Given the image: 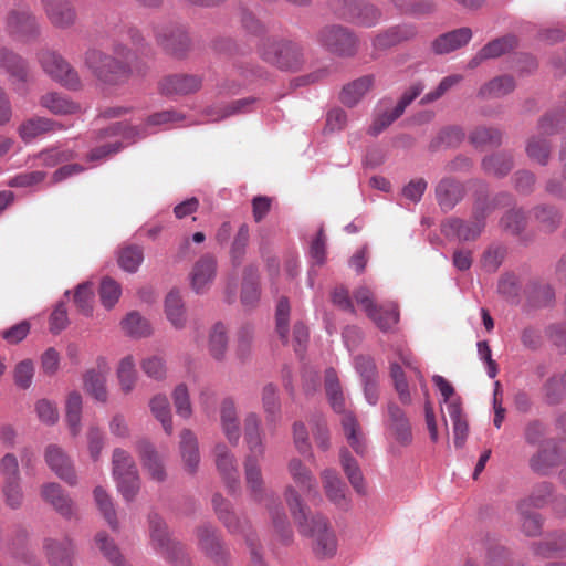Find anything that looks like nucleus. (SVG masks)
Instances as JSON below:
<instances>
[{"mask_svg":"<svg viewBox=\"0 0 566 566\" xmlns=\"http://www.w3.org/2000/svg\"><path fill=\"white\" fill-rule=\"evenodd\" d=\"M484 210H476L473 219L469 221L452 218L443 224V231L447 235L454 234L460 241H474L484 229Z\"/></svg>","mask_w":566,"mask_h":566,"instance_id":"15","label":"nucleus"},{"mask_svg":"<svg viewBox=\"0 0 566 566\" xmlns=\"http://www.w3.org/2000/svg\"><path fill=\"white\" fill-rule=\"evenodd\" d=\"M260 55L265 62L281 70L295 71L303 63L301 48L286 40H265L260 48Z\"/></svg>","mask_w":566,"mask_h":566,"instance_id":"6","label":"nucleus"},{"mask_svg":"<svg viewBox=\"0 0 566 566\" xmlns=\"http://www.w3.org/2000/svg\"><path fill=\"white\" fill-rule=\"evenodd\" d=\"M151 415L161 423L165 432L172 434V419L168 398L164 395H156L149 401Z\"/></svg>","mask_w":566,"mask_h":566,"instance_id":"43","label":"nucleus"},{"mask_svg":"<svg viewBox=\"0 0 566 566\" xmlns=\"http://www.w3.org/2000/svg\"><path fill=\"white\" fill-rule=\"evenodd\" d=\"M260 298L258 270L253 265H248L243 270V282L241 290V302L247 307L256 305Z\"/></svg>","mask_w":566,"mask_h":566,"instance_id":"38","label":"nucleus"},{"mask_svg":"<svg viewBox=\"0 0 566 566\" xmlns=\"http://www.w3.org/2000/svg\"><path fill=\"white\" fill-rule=\"evenodd\" d=\"M82 397L78 392H70L66 399V421L72 436L81 431Z\"/></svg>","mask_w":566,"mask_h":566,"instance_id":"49","label":"nucleus"},{"mask_svg":"<svg viewBox=\"0 0 566 566\" xmlns=\"http://www.w3.org/2000/svg\"><path fill=\"white\" fill-rule=\"evenodd\" d=\"M287 472L295 485L305 494H317V483L313 472L298 458H291L287 462Z\"/></svg>","mask_w":566,"mask_h":566,"instance_id":"27","label":"nucleus"},{"mask_svg":"<svg viewBox=\"0 0 566 566\" xmlns=\"http://www.w3.org/2000/svg\"><path fill=\"white\" fill-rule=\"evenodd\" d=\"M149 534L151 545L159 549L175 566H189L190 562L187 557L185 546L170 537L166 523L158 514H150Z\"/></svg>","mask_w":566,"mask_h":566,"instance_id":"5","label":"nucleus"},{"mask_svg":"<svg viewBox=\"0 0 566 566\" xmlns=\"http://www.w3.org/2000/svg\"><path fill=\"white\" fill-rule=\"evenodd\" d=\"M286 505L298 527V532L312 539V549L318 558H329L336 554L337 538L326 518L308 517V507L293 485L284 490Z\"/></svg>","mask_w":566,"mask_h":566,"instance_id":"1","label":"nucleus"},{"mask_svg":"<svg viewBox=\"0 0 566 566\" xmlns=\"http://www.w3.org/2000/svg\"><path fill=\"white\" fill-rule=\"evenodd\" d=\"M8 32L21 41H30L38 35V24L27 10L14 9L7 17Z\"/></svg>","mask_w":566,"mask_h":566,"instance_id":"16","label":"nucleus"},{"mask_svg":"<svg viewBox=\"0 0 566 566\" xmlns=\"http://www.w3.org/2000/svg\"><path fill=\"white\" fill-rule=\"evenodd\" d=\"M157 41L169 54L182 57L190 49V39L182 28H169L157 33Z\"/></svg>","mask_w":566,"mask_h":566,"instance_id":"24","label":"nucleus"},{"mask_svg":"<svg viewBox=\"0 0 566 566\" xmlns=\"http://www.w3.org/2000/svg\"><path fill=\"white\" fill-rule=\"evenodd\" d=\"M144 260L142 248L129 245L123 248L118 254L119 266L127 272H136Z\"/></svg>","mask_w":566,"mask_h":566,"instance_id":"57","label":"nucleus"},{"mask_svg":"<svg viewBox=\"0 0 566 566\" xmlns=\"http://www.w3.org/2000/svg\"><path fill=\"white\" fill-rule=\"evenodd\" d=\"M448 413L453 422L454 446L462 448L468 437V423L462 415L459 401H450L448 405Z\"/></svg>","mask_w":566,"mask_h":566,"instance_id":"46","label":"nucleus"},{"mask_svg":"<svg viewBox=\"0 0 566 566\" xmlns=\"http://www.w3.org/2000/svg\"><path fill=\"white\" fill-rule=\"evenodd\" d=\"M390 377L400 402L403 405H410L412 402V392H415V388H410L406 373L398 363L390 364Z\"/></svg>","mask_w":566,"mask_h":566,"instance_id":"45","label":"nucleus"},{"mask_svg":"<svg viewBox=\"0 0 566 566\" xmlns=\"http://www.w3.org/2000/svg\"><path fill=\"white\" fill-rule=\"evenodd\" d=\"M535 218L539 222L542 230L553 232L559 227L562 214L554 207L543 206L535 209Z\"/></svg>","mask_w":566,"mask_h":566,"instance_id":"59","label":"nucleus"},{"mask_svg":"<svg viewBox=\"0 0 566 566\" xmlns=\"http://www.w3.org/2000/svg\"><path fill=\"white\" fill-rule=\"evenodd\" d=\"M273 505H269L268 510L272 516L274 527L280 535L281 542L285 545L290 544L293 537L292 530L289 527L286 516L280 505H275V501H272Z\"/></svg>","mask_w":566,"mask_h":566,"instance_id":"58","label":"nucleus"},{"mask_svg":"<svg viewBox=\"0 0 566 566\" xmlns=\"http://www.w3.org/2000/svg\"><path fill=\"white\" fill-rule=\"evenodd\" d=\"M374 76L365 75L343 87L340 101L348 107L355 106L364 95L373 87Z\"/></svg>","mask_w":566,"mask_h":566,"instance_id":"37","label":"nucleus"},{"mask_svg":"<svg viewBox=\"0 0 566 566\" xmlns=\"http://www.w3.org/2000/svg\"><path fill=\"white\" fill-rule=\"evenodd\" d=\"M560 114H547L538 123V135L532 136L526 145L527 156L542 166L547 165L551 155V144L547 136L555 134L562 127Z\"/></svg>","mask_w":566,"mask_h":566,"instance_id":"9","label":"nucleus"},{"mask_svg":"<svg viewBox=\"0 0 566 566\" xmlns=\"http://www.w3.org/2000/svg\"><path fill=\"white\" fill-rule=\"evenodd\" d=\"M198 548L217 564L226 563L229 552L224 546L217 528L211 524L199 525L196 531Z\"/></svg>","mask_w":566,"mask_h":566,"instance_id":"11","label":"nucleus"},{"mask_svg":"<svg viewBox=\"0 0 566 566\" xmlns=\"http://www.w3.org/2000/svg\"><path fill=\"white\" fill-rule=\"evenodd\" d=\"M249 239H250L249 226L247 223H242L239 227L238 232L231 242L230 251H229L230 261L234 268H239L242 264L245 253H247V247L249 243Z\"/></svg>","mask_w":566,"mask_h":566,"instance_id":"44","label":"nucleus"},{"mask_svg":"<svg viewBox=\"0 0 566 566\" xmlns=\"http://www.w3.org/2000/svg\"><path fill=\"white\" fill-rule=\"evenodd\" d=\"M262 407L269 423H276L281 420V402L275 385L266 384L263 387Z\"/></svg>","mask_w":566,"mask_h":566,"instance_id":"42","label":"nucleus"},{"mask_svg":"<svg viewBox=\"0 0 566 566\" xmlns=\"http://www.w3.org/2000/svg\"><path fill=\"white\" fill-rule=\"evenodd\" d=\"M217 470L222 478L229 493L240 492V479L235 455L224 443H217L213 449Z\"/></svg>","mask_w":566,"mask_h":566,"instance_id":"12","label":"nucleus"},{"mask_svg":"<svg viewBox=\"0 0 566 566\" xmlns=\"http://www.w3.org/2000/svg\"><path fill=\"white\" fill-rule=\"evenodd\" d=\"M437 200L442 210H451L463 197V187L450 178L442 179L436 189Z\"/></svg>","mask_w":566,"mask_h":566,"instance_id":"32","label":"nucleus"},{"mask_svg":"<svg viewBox=\"0 0 566 566\" xmlns=\"http://www.w3.org/2000/svg\"><path fill=\"white\" fill-rule=\"evenodd\" d=\"M117 378L123 392L129 394L134 389L137 374L133 356H126L119 361L117 368Z\"/></svg>","mask_w":566,"mask_h":566,"instance_id":"51","label":"nucleus"},{"mask_svg":"<svg viewBox=\"0 0 566 566\" xmlns=\"http://www.w3.org/2000/svg\"><path fill=\"white\" fill-rule=\"evenodd\" d=\"M415 35L416 29L413 27H392L378 33L373 40V46L375 51H385L403 41L412 39Z\"/></svg>","mask_w":566,"mask_h":566,"instance_id":"28","label":"nucleus"},{"mask_svg":"<svg viewBox=\"0 0 566 566\" xmlns=\"http://www.w3.org/2000/svg\"><path fill=\"white\" fill-rule=\"evenodd\" d=\"M179 450L185 469L189 473H195L199 467L200 454L197 437L191 430L181 431Z\"/></svg>","mask_w":566,"mask_h":566,"instance_id":"31","label":"nucleus"},{"mask_svg":"<svg viewBox=\"0 0 566 566\" xmlns=\"http://www.w3.org/2000/svg\"><path fill=\"white\" fill-rule=\"evenodd\" d=\"M228 346L227 331L223 324L217 323L209 335V353L217 359L222 360L224 358Z\"/></svg>","mask_w":566,"mask_h":566,"instance_id":"50","label":"nucleus"},{"mask_svg":"<svg viewBox=\"0 0 566 566\" xmlns=\"http://www.w3.org/2000/svg\"><path fill=\"white\" fill-rule=\"evenodd\" d=\"M113 475L126 501H132L139 491V475L133 457L124 449L116 448L112 457Z\"/></svg>","mask_w":566,"mask_h":566,"instance_id":"7","label":"nucleus"},{"mask_svg":"<svg viewBox=\"0 0 566 566\" xmlns=\"http://www.w3.org/2000/svg\"><path fill=\"white\" fill-rule=\"evenodd\" d=\"M339 460L342 468L355 491L357 493H365V483L361 470L347 449H340Z\"/></svg>","mask_w":566,"mask_h":566,"instance_id":"40","label":"nucleus"},{"mask_svg":"<svg viewBox=\"0 0 566 566\" xmlns=\"http://www.w3.org/2000/svg\"><path fill=\"white\" fill-rule=\"evenodd\" d=\"M290 304L286 297H281L275 310V329L284 344L289 340Z\"/></svg>","mask_w":566,"mask_h":566,"instance_id":"56","label":"nucleus"},{"mask_svg":"<svg viewBox=\"0 0 566 566\" xmlns=\"http://www.w3.org/2000/svg\"><path fill=\"white\" fill-rule=\"evenodd\" d=\"M41 496L50 503L56 512L64 517L74 515L75 507L73 501L63 493L61 486L56 483H46L41 489Z\"/></svg>","mask_w":566,"mask_h":566,"instance_id":"30","label":"nucleus"},{"mask_svg":"<svg viewBox=\"0 0 566 566\" xmlns=\"http://www.w3.org/2000/svg\"><path fill=\"white\" fill-rule=\"evenodd\" d=\"M94 499L98 510L101 511L107 523L113 528H116V513L111 496L106 493V491L103 488L97 486L94 489Z\"/></svg>","mask_w":566,"mask_h":566,"instance_id":"60","label":"nucleus"},{"mask_svg":"<svg viewBox=\"0 0 566 566\" xmlns=\"http://www.w3.org/2000/svg\"><path fill=\"white\" fill-rule=\"evenodd\" d=\"M40 105L54 115H72L81 111V106L65 95L50 92L40 97Z\"/></svg>","mask_w":566,"mask_h":566,"instance_id":"33","label":"nucleus"},{"mask_svg":"<svg viewBox=\"0 0 566 566\" xmlns=\"http://www.w3.org/2000/svg\"><path fill=\"white\" fill-rule=\"evenodd\" d=\"M113 55L92 48L84 54V63L102 82L116 85L126 82L132 74L129 64L130 50L125 45L116 44Z\"/></svg>","mask_w":566,"mask_h":566,"instance_id":"3","label":"nucleus"},{"mask_svg":"<svg viewBox=\"0 0 566 566\" xmlns=\"http://www.w3.org/2000/svg\"><path fill=\"white\" fill-rule=\"evenodd\" d=\"M38 61L45 74L55 82L72 90L80 87L81 81L77 72L57 52L48 49L41 50L38 53Z\"/></svg>","mask_w":566,"mask_h":566,"instance_id":"10","label":"nucleus"},{"mask_svg":"<svg viewBox=\"0 0 566 566\" xmlns=\"http://www.w3.org/2000/svg\"><path fill=\"white\" fill-rule=\"evenodd\" d=\"M165 312L168 321L176 327L182 328L186 324L184 303L179 292L171 291L165 300Z\"/></svg>","mask_w":566,"mask_h":566,"instance_id":"47","label":"nucleus"},{"mask_svg":"<svg viewBox=\"0 0 566 566\" xmlns=\"http://www.w3.org/2000/svg\"><path fill=\"white\" fill-rule=\"evenodd\" d=\"M75 157L76 154L72 149H60L57 147L44 149L36 155V159L40 160V165L50 168L67 163Z\"/></svg>","mask_w":566,"mask_h":566,"instance_id":"55","label":"nucleus"},{"mask_svg":"<svg viewBox=\"0 0 566 566\" xmlns=\"http://www.w3.org/2000/svg\"><path fill=\"white\" fill-rule=\"evenodd\" d=\"M243 439L248 449L244 459V476L251 497L261 502L266 496L261 471V461L265 454L264 436L258 413L249 412L243 421Z\"/></svg>","mask_w":566,"mask_h":566,"instance_id":"2","label":"nucleus"},{"mask_svg":"<svg viewBox=\"0 0 566 566\" xmlns=\"http://www.w3.org/2000/svg\"><path fill=\"white\" fill-rule=\"evenodd\" d=\"M0 67L13 80L17 91H23V85L29 81L27 62L20 55L6 46H0Z\"/></svg>","mask_w":566,"mask_h":566,"instance_id":"19","label":"nucleus"},{"mask_svg":"<svg viewBox=\"0 0 566 566\" xmlns=\"http://www.w3.org/2000/svg\"><path fill=\"white\" fill-rule=\"evenodd\" d=\"M44 548L51 566H72L73 546L69 538L46 539Z\"/></svg>","mask_w":566,"mask_h":566,"instance_id":"34","label":"nucleus"},{"mask_svg":"<svg viewBox=\"0 0 566 566\" xmlns=\"http://www.w3.org/2000/svg\"><path fill=\"white\" fill-rule=\"evenodd\" d=\"M346 19L360 27H374L381 18L380 11L373 2H345Z\"/></svg>","mask_w":566,"mask_h":566,"instance_id":"25","label":"nucleus"},{"mask_svg":"<svg viewBox=\"0 0 566 566\" xmlns=\"http://www.w3.org/2000/svg\"><path fill=\"white\" fill-rule=\"evenodd\" d=\"M218 261L211 253L202 254L190 271V285L197 294L206 293L217 275Z\"/></svg>","mask_w":566,"mask_h":566,"instance_id":"14","label":"nucleus"},{"mask_svg":"<svg viewBox=\"0 0 566 566\" xmlns=\"http://www.w3.org/2000/svg\"><path fill=\"white\" fill-rule=\"evenodd\" d=\"M202 85V80L193 74H174L164 77L159 83V90L164 95H188L197 92Z\"/></svg>","mask_w":566,"mask_h":566,"instance_id":"20","label":"nucleus"},{"mask_svg":"<svg viewBox=\"0 0 566 566\" xmlns=\"http://www.w3.org/2000/svg\"><path fill=\"white\" fill-rule=\"evenodd\" d=\"M123 329L133 337H146L151 334L149 322L137 312H132L122 321Z\"/></svg>","mask_w":566,"mask_h":566,"instance_id":"52","label":"nucleus"},{"mask_svg":"<svg viewBox=\"0 0 566 566\" xmlns=\"http://www.w3.org/2000/svg\"><path fill=\"white\" fill-rule=\"evenodd\" d=\"M45 13L56 28H67L75 22L76 12L71 2H45Z\"/></svg>","mask_w":566,"mask_h":566,"instance_id":"36","label":"nucleus"},{"mask_svg":"<svg viewBox=\"0 0 566 566\" xmlns=\"http://www.w3.org/2000/svg\"><path fill=\"white\" fill-rule=\"evenodd\" d=\"M516 45L517 40L514 35H505L486 43L483 49L489 59H496L505 53H509L515 49Z\"/></svg>","mask_w":566,"mask_h":566,"instance_id":"61","label":"nucleus"},{"mask_svg":"<svg viewBox=\"0 0 566 566\" xmlns=\"http://www.w3.org/2000/svg\"><path fill=\"white\" fill-rule=\"evenodd\" d=\"M122 294L120 285L111 277H104L99 285V297L106 308H112Z\"/></svg>","mask_w":566,"mask_h":566,"instance_id":"63","label":"nucleus"},{"mask_svg":"<svg viewBox=\"0 0 566 566\" xmlns=\"http://www.w3.org/2000/svg\"><path fill=\"white\" fill-rule=\"evenodd\" d=\"M469 139L475 147H496L501 144L502 134L492 127H476L471 132Z\"/></svg>","mask_w":566,"mask_h":566,"instance_id":"53","label":"nucleus"},{"mask_svg":"<svg viewBox=\"0 0 566 566\" xmlns=\"http://www.w3.org/2000/svg\"><path fill=\"white\" fill-rule=\"evenodd\" d=\"M63 129L62 124L46 118V117H32L24 120L18 128L20 138L24 143H30L36 137Z\"/></svg>","mask_w":566,"mask_h":566,"instance_id":"26","label":"nucleus"},{"mask_svg":"<svg viewBox=\"0 0 566 566\" xmlns=\"http://www.w3.org/2000/svg\"><path fill=\"white\" fill-rule=\"evenodd\" d=\"M45 461L50 469L70 485L76 483V475L70 458L57 446L51 444L45 450Z\"/></svg>","mask_w":566,"mask_h":566,"instance_id":"22","label":"nucleus"},{"mask_svg":"<svg viewBox=\"0 0 566 566\" xmlns=\"http://www.w3.org/2000/svg\"><path fill=\"white\" fill-rule=\"evenodd\" d=\"M566 552V534H554L544 543L538 544L537 553L549 557Z\"/></svg>","mask_w":566,"mask_h":566,"instance_id":"64","label":"nucleus"},{"mask_svg":"<svg viewBox=\"0 0 566 566\" xmlns=\"http://www.w3.org/2000/svg\"><path fill=\"white\" fill-rule=\"evenodd\" d=\"M482 165L485 172L501 177L511 171L513 160L507 154H495L484 158Z\"/></svg>","mask_w":566,"mask_h":566,"instance_id":"54","label":"nucleus"},{"mask_svg":"<svg viewBox=\"0 0 566 566\" xmlns=\"http://www.w3.org/2000/svg\"><path fill=\"white\" fill-rule=\"evenodd\" d=\"M136 449L149 476L157 482L165 481L167 476L165 465L154 446L146 440H142L137 442Z\"/></svg>","mask_w":566,"mask_h":566,"instance_id":"23","label":"nucleus"},{"mask_svg":"<svg viewBox=\"0 0 566 566\" xmlns=\"http://www.w3.org/2000/svg\"><path fill=\"white\" fill-rule=\"evenodd\" d=\"M318 44L338 56H353L358 50L357 36L347 28L338 24L325 25L317 34Z\"/></svg>","mask_w":566,"mask_h":566,"instance_id":"8","label":"nucleus"},{"mask_svg":"<svg viewBox=\"0 0 566 566\" xmlns=\"http://www.w3.org/2000/svg\"><path fill=\"white\" fill-rule=\"evenodd\" d=\"M325 391L333 410L343 413L340 423L347 442L357 454L364 455L367 450L365 436L356 417L345 411V396L337 374L332 368L325 371Z\"/></svg>","mask_w":566,"mask_h":566,"instance_id":"4","label":"nucleus"},{"mask_svg":"<svg viewBox=\"0 0 566 566\" xmlns=\"http://www.w3.org/2000/svg\"><path fill=\"white\" fill-rule=\"evenodd\" d=\"M321 480L329 502L342 510H347L350 501L347 496V488L338 473L333 469H325L321 472Z\"/></svg>","mask_w":566,"mask_h":566,"instance_id":"21","label":"nucleus"},{"mask_svg":"<svg viewBox=\"0 0 566 566\" xmlns=\"http://www.w3.org/2000/svg\"><path fill=\"white\" fill-rule=\"evenodd\" d=\"M220 427L229 443L238 446L241 438V424L235 402L232 398H224L219 408Z\"/></svg>","mask_w":566,"mask_h":566,"instance_id":"18","label":"nucleus"},{"mask_svg":"<svg viewBox=\"0 0 566 566\" xmlns=\"http://www.w3.org/2000/svg\"><path fill=\"white\" fill-rule=\"evenodd\" d=\"M390 427L398 442L409 444L412 441L411 427L405 411L396 403L388 405Z\"/></svg>","mask_w":566,"mask_h":566,"instance_id":"35","label":"nucleus"},{"mask_svg":"<svg viewBox=\"0 0 566 566\" xmlns=\"http://www.w3.org/2000/svg\"><path fill=\"white\" fill-rule=\"evenodd\" d=\"M515 87V82L512 76L502 75L494 77L484 85H482L478 92L481 98H497L511 93Z\"/></svg>","mask_w":566,"mask_h":566,"instance_id":"41","label":"nucleus"},{"mask_svg":"<svg viewBox=\"0 0 566 566\" xmlns=\"http://www.w3.org/2000/svg\"><path fill=\"white\" fill-rule=\"evenodd\" d=\"M471 38V29L460 28L438 36L432 43V49L437 54H448L468 44Z\"/></svg>","mask_w":566,"mask_h":566,"instance_id":"29","label":"nucleus"},{"mask_svg":"<svg viewBox=\"0 0 566 566\" xmlns=\"http://www.w3.org/2000/svg\"><path fill=\"white\" fill-rule=\"evenodd\" d=\"M368 316L378 328L384 332L391 329L399 319V312L395 304L377 305Z\"/></svg>","mask_w":566,"mask_h":566,"instance_id":"48","label":"nucleus"},{"mask_svg":"<svg viewBox=\"0 0 566 566\" xmlns=\"http://www.w3.org/2000/svg\"><path fill=\"white\" fill-rule=\"evenodd\" d=\"M94 293L90 283L80 284L74 293V303L80 313L91 316L93 312Z\"/></svg>","mask_w":566,"mask_h":566,"instance_id":"62","label":"nucleus"},{"mask_svg":"<svg viewBox=\"0 0 566 566\" xmlns=\"http://www.w3.org/2000/svg\"><path fill=\"white\" fill-rule=\"evenodd\" d=\"M106 373V366H104V368L99 366L98 370L91 369L84 375V388L86 392L102 402H105L107 399Z\"/></svg>","mask_w":566,"mask_h":566,"instance_id":"39","label":"nucleus"},{"mask_svg":"<svg viewBox=\"0 0 566 566\" xmlns=\"http://www.w3.org/2000/svg\"><path fill=\"white\" fill-rule=\"evenodd\" d=\"M562 461L566 462V441L557 444L554 440H546L530 459V467L534 472L546 474Z\"/></svg>","mask_w":566,"mask_h":566,"instance_id":"13","label":"nucleus"},{"mask_svg":"<svg viewBox=\"0 0 566 566\" xmlns=\"http://www.w3.org/2000/svg\"><path fill=\"white\" fill-rule=\"evenodd\" d=\"M212 505L219 521L229 533L241 534L244 538L247 533H254L247 521H240L233 512L231 503L220 494L213 495Z\"/></svg>","mask_w":566,"mask_h":566,"instance_id":"17","label":"nucleus"}]
</instances>
